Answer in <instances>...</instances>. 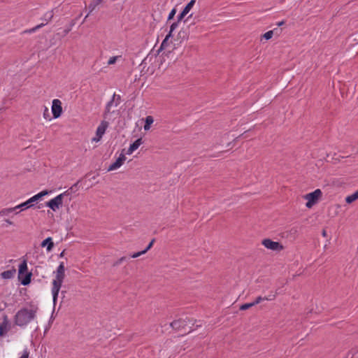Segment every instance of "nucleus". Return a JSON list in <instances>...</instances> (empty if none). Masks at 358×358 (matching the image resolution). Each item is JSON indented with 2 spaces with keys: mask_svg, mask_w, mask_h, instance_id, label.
Returning a JSON list of instances; mask_svg holds the SVG:
<instances>
[{
  "mask_svg": "<svg viewBox=\"0 0 358 358\" xmlns=\"http://www.w3.org/2000/svg\"><path fill=\"white\" fill-rule=\"evenodd\" d=\"M55 278L52 280V294L54 304L56 303L58 294L64 280L65 278V267L63 262L60 263L57 270L54 272Z\"/></svg>",
  "mask_w": 358,
  "mask_h": 358,
  "instance_id": "nucleus-1",
  "label": "nucleus"
},
{
  "mask_svg": "<svg viewBox=\"0 0 358 358\" xmlns=\"http://www.w3.org/2000/svg\"><path fill=\"white\" fill-rule=\"evenodd\" d=\"M38 312V307L32 306L31 308H22L15 315V324L23 327L34 320Z\"/></svg>",
  "mask_w": 358,
  "mask_h": 358,
  "instance_id": "nucleus-2",
  "label": "nucleus"
},
{
  "mask_svg": "<svg viewBox=\"0 0 358 358\" xmlns=\"http://www.w3.org/2000/svg\"><path fill=\"white\" fill-rule=\"evenodd\" d=\"M27 264L24 259L19 266L18 278L23 285H27L31 282V273H27Z\"/></svg>",
  "mask_w": 358,
  "mask_h": 358,
  "instance_id": "nucleus-3",
  "label": "nucleus"
},
{
  "mask_svg": "<svg viewBox=\"0 0 358 358\" xmlns=\"http://www.w3.org/2000/svg\"><path fill=\"white\" fill-rule=\"evenodd\" d=\"M322 196V192L320 189H315L314 192L306 194L303 198L307 201L306 206L311 208L315 205Z\"/></svg>",
  "mask_w": 358,
  "mask_h": 358,
  "instance_id": "nucleus-4",
  "label": "nucleus"
},
{
  "mask_svg": "<svg viewBox=\"0 0 358 358\" xmlns=\"http://www.w3.org/2000/svg\"><path fill=\"white\" fill-rule=\"evenodd\" d=\"M48 194V192L47 190H44L41 192L40 193L34 195V196L29 199L27 201H26L24 203H22L17 206H16L17 209H20V210H24L25 209H27L31 206H33V203L38 201L40 199H41L43 196H45Z\"/></svg>",
  "mask_w": 358,
  "mask_h": 358,
  "instance_id": "nucleus-5",
  "label": "nucleus"
},
{
  "mask_svg": "<svg viewBox=\"0 0 358 358\" xmlns=\"http://www.w3.org/2000/svg\"><path fill=\"white\" fill-rule=\"evenodd\" d=\"M109 122L105 120H102L100 124L98 126L96 135L94 138H92V142L98 143L102 138V136L106 132V130L108 127Z\"/></svg>",
  "mask_w": 358,
  "mask_h": 358,
  "instance_id": "nucleus-6",
  "label": "nucleus"
},
{
  "mask_svg": "<svg viewBox=\"0 0 358 358\" xmlns=\"http://www.w3.org/2000/svg\"><path fill=\"white\" fill-rule=\"evenodd\" d=\"M64 196V193L60 194L54 199L50 200L46 204L47 206L50 208L53 211H57L62 206Z\"/></svg>",
  "mask_w": 358,
  "mask_h": 358,
  "instance_id": "nucleus-7",
  "label": "nucleus"
},
{
  "mask_svg": "<svg viewBox=\"0 0 358 358\" xmlns=\"http://www.w3.org/2000/svg\"><path fill=\"white\" fill-rule=\"evenodd\" d=\"M262 245L266 248L273 251H280L283 249V246L279 242L273 241L269 238L264 239Z\"/></svg>",
  "mask_w": 358,
  "mask_h": 358,
  "instance_id": "nucleus-8",
  "label": "nucleus"
},
{
  "mask_svg": "<svg viewBox=\"0 0 358 358\" xmlns=\"http://www.w3.org/2000/svg\"><path fill=\"white\" fill-rule=\"evenodd\" d=\"M52 113L54 118H58L62 113V102L59 99H54L52 105Z\"/></svg>",
  "mask_w": 358,
  "mask_h": 358,
  "instance_id": "nucleus-9",
  "label": "nucleus"
},
{
  "mask_svg": "<svg viewBox=\"0 0 358 358\" xmlns=\"http://www.w3.org/2000/svg\"><path fill=\"white\" fill-rule=\"evenodd\" d=\"M122 151H124V150ZM125 160L126 157L123 152H122V153L120 155L119 157L116 159V161L108 166V171H111L119 169L123 164Z\"/></svg>",
  "mask_w": 358,
  "mask_h": 358,
  "instance_id": "nucleus-10",
  "label": "nucleus"
},
{
  "mask_svg": "<svg viewBox=\"0 0 358 358\" xmlns=\"http://www.w3.org/2000/svg\"><path fill=\"white\" fill-rule=\"evenodd\" d=\"M143 143L142 138H138L132 144L130 145L129 149L127 150L126 154L131 155L134 151L137 150L138 147Z\"/></svg>",
  "mask_w": 358,
  "mask_h": 358,
  "instance_id": "nucleus-11",
  "label": "nucleus"
},
{
  "mask_svg": "<svg viewBox=\"0 0 358 358\" xmlns=\"http://www.w3.org/2000/svg\"><path fill=\"white\" fill-rule=\"evenodd\" d=\"M114 104V98L110 100L106 105L105 112L103 113V118L106 120V119H110V114L113 112L111 111V108Z\"/></svg>",
  "mask_w": 358,
  "mask_h": 358,
  "instance_id": "nucleus-12",
  "label": "nucleus"
},
{
  "mask_svg": "<svg viewBox=\"0 0 358 358\" xmlns=\"http://www.w3.org/2000/svg\"><path fill=\"white\" fill-rule=\"evenodd\" d=\"M8 331V321L7 317L5 316L3 322L0 324V336H3Z\"/></svg>",
  "mask_w": 358,
  "mask_h": 358,
  "instance_id": "nucleus-13",
  "label": "nucleus"
},
{
  "mask_svg": "<svg viewBox=\"0 0 358 358\" xmlns=\"http://www.w3.org/2000/svg\"><path fill=\"white\" fill-rule=\"evenodd\" d=\"M41 247L47 246V251L50 252L54 247V243L52 242V239L50 237L45 238L41 243Z\"/></svg>",
  "mask_w": 358,
  "mask_h": 358,
  "instance_id": "nucleus-14",
  "label": "nucleus"
},
{
  "mask_svg": "<svg viewBox=\"0 0 358 358\" xmlns=\"http://www.w3.org/2000/svg\"><path fill=\"white\" fill-rule=\"evenodd\" d=\"M185 325V321L184 320L180 319L178 320H174L171 323V326L175 329H180Z\"/></svg>",
  "mask_w": 358,
  "mask_h": 358,
  "instance_id": "nucleus-15",
  "label": "nucleus"
},
{
  "mask_svg": "<svg viewBox=\"0 0 358 358\" xmlns=\"http://www.w3.org/2000/svg\"><path fill=\"white\" fill-rule=\"evenodd\" d=\"M154 122V118L151 115H148L145 119V124L143 129L145 131H149L151 127V124Z\"/></svg>",
  "mask_w": 358,
  "mask_h": 358,
  "instance_id": "nucleus-16",
  "label": "nucleus"
},
{
  "mask_svg": "<svg viewBox=\"0 0 358 358\" xmlns=\"http://www.w3.org/2000/svg\"><path fill=\"white\" fill-rule=\"evenodd\" d=\"M15 269H12V270H8V271H3L1 273V275L3 278L4 279H10V278H12L14 275L15 274Z\"/></svg>",
  "mask_w": 358,
  "mask_h": 358,
  "instance_id": "nucleus-17",
  "label": "nucleus"
},
{
  "mask_svg": "<svg viewBox=\"0 0 358 358\" xmlns=\"http://www.w3.org/2000/svg\"><path fill=\"white\" fill-rule=\"evenodd\" d=\"M275 294H273V298L262 297V296H257L253 302H252V304L254 306L255 305L259 304V303H261L262 301H263L264 300L271 301V300L275 299Z\"/></svg>",
  "mask_w": 358,
  "mask_h": 358,
  "instance_id": "nucleus-18",
  "label": "nucleus"
},
{
  "mask_svg": "<svg viewBox=\"0 0 358 358\" xmlns=\"http://www.w3.org/2000/svg\"><path fill=\"white\" fill-rule=\"evenodd\" d=\"M171 37V34H168L164 41H162L159 51L166 49L169 45V38Z\"/></svg>",
  "mask_w": 358,
  "mask_h": 358,
  "instance_id": "nucleus-19",
  "label": "nucleus"
},
{
  "mask_svg": "<svg viewBox=\"0 0 358 358\" xmlns=\"http://www.w3.org/2000/svg\"><path fill=\"white\" fill-rule=\"evenodd\" d=\"M15 210H17L16 206L13 208H3L0 211V217L7 216L10 213L14 212Z\"/></svg>",
  "mask_w": 358,
  "mask_h": 358,
  "instance_id": "nucleus-20",
  "label": "nucleus"
},
{
  "mask_svg": "<svg viewBox=\"0 0 358 358\" xmlns=\"http://www.w3.org/2000/svg\"><path fill=\"white\" fill-rule=\"evenodd\" d=\"M358 199V190L356 191L354 194L350 195V196H348L346 198H345V201L346 203H352V202H354L355 201L357 200Z\"/></svg>",
  "mask_w": 358,
  "mask_h": 358,
  "instance_id": "nucleus-21",
  "label": "nucleus"
},
{
  "mask_svg": "<svg viewBox=\"0 0 358 358\" xmlns=\"http://www.w3.org/2000/svg\"><path fill=\"white\" fill-rule=\"evenodd\" d=\"M195 0H191L184 8L183 11L184 13H186L187 14L189 12V10L192 9L193 6L195 3Z\"/></svg>",
  "mask_w": 358,
  "mask_h": 358,
  "instance_id": "nucleus-22",
  "label": "nucleus"
},
{
  "mask_svg": "<svg viewBox=\"0 0 358 358\" xmlns=\"http://www.w3.org/2000/svg\"><path fill=\"white\" fill-rule=\"evenodd\" d=\"M99 6V1L92 0L89 5L90 13L92 12Z\"/></svg>",
  "mask_w": 358,
  "mask_h": 358,
  "instance_id": "nucleus-23",
  "label": "nucleus"
},
{
  "mask_svg": "<svg viewBox=\"0 0 358 358\" xmlns=\"http://www.w3.org/2000/svg\"><path fill=\"white\" fill-rule=\"evenodd\" d=\"M44 25H45V24L41 23L30 29L26 30L24 32L25 33H33V32L36 31L37 29H38L39 28L43 27Z\"/></svg>",
  "mask_w": 358,
  "mask_h": 358,
  "instance_id": "nucleus-24",
  "label": "nucleus"
},
{
  "mask_svg": "<svg viewBox=\"0 0 358 358\" xmlns=\"http://www.w3.org/2000/svg\"><path fill=\"white\" fill-rule=\"evenodd\" d=\"M273 31L271 30L267 32H266L262 37L264 38L266 40H269L273 37Z\"/></svg>",
  "mask_w": 358,
  "mask_h": 358,
  "instance_id": "nucleus-25",
  "label": "nucleus"
},
{
  "mask_svg": "<svg viewBox=\"0 0 358 358\" xmlns=\"http://www.w3.org/2000/svg\"><path fill=\"white\" fill-rule=\"evenodd\" d=\"M119 57H120V56H114V57H111L108 59V65L114 64L117 62V59H118Z\"/></svg>",
  "mask_w": 358,
  "mask_h": 358,
  "instance_id": "nucleus-26",
  "label": "nucleus"
},
{
  "mask_svg": "<svg viewBox=\"0 0 358 358\" xmlns=\"http://www.w3.org/2000/svg\"><path fill=\"white\" fill-rule=\"evenodd\" d=\"M252 306H252V303H244V304H243V305H241L240 306V310H247V309H248V308H251Z\"/></svg>",
  "mask_w": 358,
  "mask_h": 358,
  "instance_id": "nucleus-27",
  "label": "nucleus"
},
{
  "mask_svg": "<svg viewBox=\"0 0 358 358\" xmlns=\"http://www.w3.org/2000/svg\"><path fill=\"white\" fill-rule=\"evenodd\" d=\"M178 36L179 38H182V40H185L187 38V33L185 30H180L178 34Z\"/></svg>",
  "mask_w": 358,
  "mask_h": 358,
  "instance_id": "nucleus-28",
  "label": "nucleus"
},
{
  "mask_svg": "<svg viewBox=\"0 0 358 358\" xmlns=\"http://www.w3.org/2000/svg\"><path fill=\"white\" fill-rule=\"evenodd\" d=\"M144 254H145V251L142 250L141 252H138L134 253L133 255H131V258H137V257H138L141 255H144Z\"/></svg>",
  "mask_w": 358,
  "mask_h": 358,
  "instance_id": "nucleus-29",
  "label": "nucleus"
},
{
  "mask_svg": "<svg viewBox=\"0 0 358 358\" xmlns=\"http://www.w3.org/2000/svg\"><path fill=\"white\" fill-rule=\"evenodd\" d=\"M178 27V22H173L170 27V31L169 34H171V36H172V32L175 30V29Z\"/></svg>",
  "mask_w": 358,
  "mask_h": 358,
  "instance_id": "nucleus-30",
  "label": "nucleus"
},
{
  "mask_svg": "<svg viewBox=\"0 0 358 358\" xmlns=\"http://www.w3.org/2000/svg\"><path fill=\"white\" fill-rule=\"evenodd\" d=\"M176 13V10L175 8L172 9V10L170 12V13L168 16V20H172L173 18Z\"/></svg>",
  "mask_w": 358,
  "mask_h": 358,
  "instance_id": "nucleus-31",
  "label": "nucleus"
},
{
  "mask_svg": "<svg viewBox=\"0 0 358 358\" xmlns=\"http://www.w3.org/2000/svg\"><path fill=\"white\" fill-rule=\"evenodd\" d=\"M29 352L27 349H25L23 351L22 354L20 358H29Z\"/></svg>",
  "mask_w": 358,
  "mask_h": 358,
  "instance_id": "nucleus-32",
  "label": "nucleus"
},
{
  "mask_svg": "<svg viewBox=\"0 0 358 358\" xmlns=\"http://www.w3.org/2000/svg\"><path fill=\"white\" fill-rule=\"evenodd\" d=\"M49 116V110L47 107H45L43 113V117L45 119H48Z\"/></svg>",
  "mask_w": 358,
  "mask_h": 358,
  "instance_id": "nucleus-33",
  "label": "nucleus"
},
{
  "mask_svg": "<svg viewBox=\"0 0 358 358\" xmlns=\"http://www.w3.org/2000/svg\"><path fill=\"white\" fill-rule=\"evenodd\" d=\"M155 242V239H152L150 243L148 244V245L147 246V248L143 250V251H145V253L152 248L153 243Z\"/></svg>",
  "mask_w": 358,
  "mask_h": 358,
  "instance_id": "nucleus-34",
  "label": "nucleus"
},
{
  "mask_svg": "<svg viewBox=\"0 0 358 358\" xmlns=\"http://www.w3.org/2000/svg\"><path fill=\"white\" fill-rule=\"evenodd\" d=\"M187 15L186 13H184V11L182 10L181 12V13L178 15V21H180L181 20L183 19V17Z\"/></svg>",
  "mask_w": 358,
  "mask_h": 358,
  "instance_id": "nucleus-35",
  "label": "nucleus"
},
{
  "mask_svg": "<svg viewBox=\"0 0 358 358\" xmlns=\"http://www.w3.org/2000/svg\"><path fill=\"white\" fill-rule=\"evenodd\" d=\"M71 30V27H68L64 31V35H66Z\"/></svg>",
  "mask_w": 358,
  "mask_h": 358,
  "instance_id": "nucleus-36",
  "label": "nucleus"
},
{
  "mask_svg": "<svg viewBox=\"0 0 358 358\" xmlns=\"http://www.w3.org/2000/svg\"><path fill=\"white\" fill-rule=\"evenodd\" d=\"M125 259H126V258H125L124 257H121V258L118 260V262H117V264H120V263H122L123 261H124V260H125Z\"/></svg>",
  "mask_w": 358,
  "mask_h": 358,
  "instance_id": "nucleus-37",
  "label": "nucleus"
},
{
  "mask_svg": "<svg viewBox=\"0 0 358 358\" xmlns=\"http://www.w3.org/2000/svg\"><path fill=\"white\" fill-rule=\"evenodd\" d=\"M5 222L9 224V225H13V222L12 221H10V220H6Z\"/></svg>",
  "mask_w": 358,
  "mask_h": 358,
  "instance_id": "nucleus-38",
  "label": "nucleus"
},
{
  "mask_svg": "<svg viewBox=\"0 0 358 358\" xmlns=\"http://www.w3.org/2000/svg\"><path fill=\"white\" fill-rule=\"evenodd\" d=\"M284 24H285V22H284V21H280V22H279L277 24V25H278V27H280V26L283 25Z\"/></svg>",
  "mask_w": 358,
  "mask_h": 358,
  "instance_id": "nucleus-39",
  "label": "nucleus"
},
{
  "mask_svg": "<svg viewBox=\"0 0 358 358\" xmlns=\"http://www.w3.org/2000/svg\"><path fill=\"white\" fill-rule=\"evenodd\" d=\"M75 25V20H72L69 27H71V28Z\"/></svg>",
  "mask_w": 358,
  "mask_h": 358,
  "instance_id": "nucleus-40",
  "label": "nucleus"
},
{
  "mask_svg": "<svg viewBox=\"0 0 358 358\" xmlns=\"http://www.w3.org/2000/svg\"><path fill=\"white\" fill-rule=\"evenodd\" d=\"M322 236H324V237H326V236H327V232H326V231H325V230H324V231H322Z\"/></svg>",
  "mask_w": 358,
  "mask_h": 358,
  "instance_id": "nucleus-41",
  "label": "nucleus"
},
{
  "mask_svg": "<svg viewBox=\"0 0 358 358\" xmlns=\"http://www.w3.org/2000/svg\"><path fill=\"white\" fill-rule=\"evenodd\" d=\"M64 252H65L64 250V251H62V252L60 253L59 257H64Z\"/></svg>",
  "mask_w": 358,
  "mask_h": 358,
  "instance_id": "nucleus-42",
  "label": "nucleus"
},
{
  "mask_svg": "<svg viewBox=\"0 0 358 358\" xmlns=\"http://www.w3.org/2000/svg\"><path fill=\"white\" fill-rule=\"evenodd\" d=\"M89 15H90V13L86 16H85L84 21L88 17Z\"/></svg>",
  "mask_w": 358,
  "mask_h": 358,
  "instance_id": "nucleus-43",
  "label": "nucleus"
},
{
  "mask_svg": "<svg viewBox=\"0 0 358 358\" xmlns=\"http://www.w3.org/2000/svg\"><path fill=\"white\" fill-rule=\"evenodd\" d=\"M273 295H269V296H268L267 297H268V298H273Z\"/></svg>",
  "mask_w": 358,
  "mask_h": 358,
  "instance_id": "nucleus-44",
  "label": "nucleus"
}]
</instances>
